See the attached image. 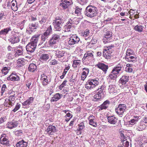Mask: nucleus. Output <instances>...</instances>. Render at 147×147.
I'll list each match as a JSON object with an SVG mask.
<instances>
[{
  "label": "nucleus",
  "mask_w": 147,
  "mask_h": 147,
  "mask_svg": "<svg viewBox=\"0 0 147 147\" xmlns=\"http://www.w3.org/2000/svg\"><path fill=\"white\" fill-rule=\"evenodd\" d=\"M109 104V101H105L103 104H104V105H107V104Z\"/></svg>",
  "instance_id": "nucleus-58"
},
{
  "label": "nucleus",
  "mask_w": 147,
  "mask_h": 147,
  "mask_svg": "<svg viewBox=\"0 0 147 147\" xmlns=\"http://www.w3.org/2000/svg\"><path fill=\"white\" fill-rule=\"evenodd\" d=\"M88 83L90 85L92 86H90V89H91V88H95L96 86H97L98 85L99 82L96 80H92L89 82Z\"/></svg>",
  "instance_id": "nucleus-13"
},
{
  "label": "nucleus",
  "mask_w": 147,
  "mask_h": 147,
  "mask_svg": "<svg viewBox=\"0 0 147 147\" xmlns=\"http://www.w3.org/2000/svg\"><path fill=\"white\" fill-rule=\"evenodd\" d=\"M62 22V21L59 19H56L53 21V24L56 30L59 31L60 30L61 24Z\"/></svg>",
  "instance_id": "nucleus-5"
},
{
  "label": "nucleus",
  "mask_w": 147,
  "mask_h": 147,
  "mask_svg": "<svg viewBox=\"0 0 147 147\" xmlns=\"http://www.w3.org/2000/svg\"><path fill=\"white\" fill-rule=\"evenodd\" d=\"M129 50L128 49L127 50L126 52V55L127 56L128 55H129L130 53V52H129Z\"/></svg>",
  "instance_id": "nucleus-63"
},
{
  "label": "nucleus",
  "mask_w": 147,
  "mask_h": 147,
  "mask_svg": "<svg viewBox=\"0 0 147 147\" xmlns=\"http://www.w3.org/2000/svg\"><path fill=\"white\" fill-rule=\"evenodd\" d=\"M127 82H125V80L123 78V77L121 78L119 80V82L122 83V84H125Z\"/></svg>",
  "instance_id": "nucleus-43"
},
{
  "label": "nucleus",
  "mask_w": 147,
  "mask_h": 147,
  "mask_svg": "<svg viewBox=\"0 0 147 147\" xmlns=\"http://www.w3.org/2000/svg\"><path fill=\"white\" fill-rule=\"evenodd\" d=\"M86 15L90 17H92L96 14V8L92 6H88L86 8Z\"/></svg>",
  "instance_id": "nucleus-1"
},
{
  "label": "nucleus",
  "mask_w": 147,
  "mask_h": 147,
  "mask_svg": "<svg viewBox=\"0 0 147 147\" xmlns=\"http://www.w3.org/2000/svg\"><path fill=\"white\" fill-rule=\"evenodd\" d=\"M102 92V91L101 90H100L99 92H98L97 94L94 96V98H95L96 99H98L100 98L102 96L101 94Z\"/></svg>",
  "instance_id": "nucleus-25"
},
{
  "label": "nucleus",
  "mask_w": 147,
  "mask_h": 147,
  "mask_svg": "<svg viewBox=\"0 0 147 147\" xmlns=\"http://www.w3.org/2000/svg\"><path fill=\"white\" fill-rule=\"evenodd\" d=\"M66 82V81H64L63 82L62 84L61 85H60V86L59 87V88L60 89H61L62 88H63L64 87V86L65 85Z\"/></svg>",
  "instance_id": "nucleus-42"
},
{
  "label": "nucleus",
  "mask_w": 147,
  "mask_h": 147,
  "mask_svg": "<svg viewBox=\"0 0 147 147\" xmlns=\"http://www.w3.org/2000/svg\"><path fill=\"white\" fill-rule=\"evenodd\" d=\"M49 63L51 65H54L57 63L56 61L55 60L51 61L49 62Z\"/></svg>",
  "instance_id": "nucleus-46"
},
{
  "label": "nucleus",
  "mask_w": 147,
  "mask_h": 147,
  "mask_svg": "<svg viewBox=\"0 0 147 147\" xmlns=\"http://www.w3.org/2000/svg\"><path fill=\"white\" fill-rule=\"evenodd\" d=\"M10 69L9 67L7 68L6 67H5L2 70V72L5 75H6L8 71Z\"/></svg>",
  "instance_id": "nucleus-31"
},
{
  "label": "nucleus",
  "mask_w": 147,
  "mask_h": 147,
  "mask_svg": "<svg viewBox=\"0 0 147 147\" xmlns=\"http://www.w3.org/2000/svg\"><path fill=\"white\" fill-rule=\"evenodd\" d=\"M51 26H50L49 28L47 29L46 32L42 35L41 36V40L42 41H45V40L48 38L49 36L51 34Z\"/></svg>",
  "instance_id": "nucleus-7"
},
{
  "label": "nucleus",
  "mask_w": 147,
  "mask_h": 147,
  "mask_svg": "<svg viewBox=\"0 0 147 147\" xmlns=\"http://www.w3.org/2000/svg\"><path fill=\"white\" fill-rule=\"evenodd\" d=\"M37 26V25L32 24L29 26V28H31L30 30L31 31H33L34 29H36L38 27Z\"/></svg>",
  "instance_id": "nucleus-32"
},
{
  "label": "nucleus",
  "mask_w": 147,
  "mask_h": 147,
  "mask_svg": "<svg viewBox=\"0 0 147 147\" xmlns=\"http://www.w3.org/2000/svg\"><path fill=\"white\" fill-rule=\"evenodd\" d=\"M112 33L111 32H108L105 36V38L108 39L110 38L112 36Z\"/></svg>",
  "instance_id": "nucleus-34"
},
{
  "label": "nucleus",
  "mask_w": 147,
  "mask_h": 147,
  "mask_svg": "<svg viewBox=\"0 0 147 147\" xmlns=\"http://www.w3.org/2000/svg\"><path fill=\"white\" fill-rule=\"evenodd\" d=\"M33 98L31 97L29 99L27 100L28 101V102L29 104L32 102L31 101H32L33 100Z\"/></svg>",
  "instance_id": "nucleus-54"
},
{
  "label": "nucleus",
  "mask_w": 147,
  "mask_h": 147,
  "mask_svg": "<svg viewBox=\"0 0 147 147\" xmlns=\"http://www.w3.org/2000/svg\"><path fill=\"white\" fill-rule=\"evenodd\" d=\"M82 9L78 8V7H76L75 10V13L77 14L78 16H80L81 14Z\"/></svg>",
  "instance_id": "nucleus-33"
},
{
  "label": "nucleus",
  "mask_w": 147,
  "mask_h": 147,
  "mask_svg": "<svg viewBox=\"0 0 147 147\" xmlns=\"http://www.w3.org/2000/svg\"><path fill=\"white\" fill-rule=\"evenodd\" d=\"M47 79V77L44 74L41 75V80L42 82L43 85H46L47 84L48 81Z\"/></svg>",
  "instance_id": "nucleus-16"
},
{
  "label": "nucleus",
  "mask_w": 147,
  "mask_h": 147,
  "mask_svg": "<svg viewBox=\"0 0 147 147\" xmlns=\"http://www.w3.org/2000/svg\"><path fill=\"white\" fill-rule=\"evenodd\" d=\"M128 77L127 76H124L123 77V78L125 81V82H127L128 81Z\"/></svg>",
  "instance_id": "nucleus-51"
},
{
  "label": "nucleus",
  "mask_w": 147,
  "mask_h": 147,
  "mask_svg": "<svg viewBox=\"0 0 147 147\" xmlns=\"http://www.w3.org/2000/svg\"><path fill=\"white\" fill-rule=\"evenodd\" d=\"M60 5L64 8H66L67 7V6L66 4L64 3H62L60 4Z\"/></svg>",
  "instance_id": "nucleus-47"
},
{
  "label": "nucleus",
  "mask_w": 147,
  "mask_h": 147,
  "mask_svg": "<svg viewBox=\"0 0 147 147\" xmlns=\"http://www.w3.org/2000/svg\"><path fill=\"white\" fill-rule=\"evenodd\" d=\"M94 117L91 116L89 117V124L94 127H96L97 125L96 123L94 121Z\"/></svg>",
  "instance_id": "nucleus-17"
},
{
  "label": "nucleus",
  "mask_w": 147,
  "mask_h": 147,
  "mask_svg": "<svg viewBox=\"0 0 147 147\" xmlns=\"http://www.w3.org/2000/svg\"><path fill=\"white\" fill-rule=\"evenodd\" d=\"M20 107V105H17L16 106V107L15 108L13 109V111L14 112H15L19 109Z\"/></svg>",
  "instance_id": "nucleus-44"
},
{
  "label": "nucleus",
  "mask_w": 147,
  "mask_h": 147,
  "mask_svg": "<svg viewBox=\"0 0 147 147\" xmlns=\"http://www.w3.org/2000/svg\"><path fill=\"white\" fill-rule=\"evenodd\" d=\"M126 108V107L125 105L119 104L118 107L116 108V112L118 114L121 115L125 111Z\"/></svg>",
  "instance_id": "nucleus-3"
},
{
  "label": "nucleus",
  "mask_w": 147,
  "mask_h": 147,
  "mask_svg": "<svg viewBox=\"0 0 147 147\" xmlns=\"http://www.w3.org/2000/svg\"><path fill=\"white\" fill-rule=\"evenodd\" d=\"M88 56V55L87 54V53H86L84 55V58H86V57H87Z\"/></svg>",
  "instance_id": "nucleus-64"
},
{
  "label": "nucleus",
  "mask_w": 147,
  "mask_h": 147,
  "mask_svg": "<svg viewBox=\"0 0 147 147\" xmlns=\"http://www.w3.org/2000/svg\"><path fill=\"white\" fill-rule=\"evenodd\" d=\"M87 54L88 55V56H90L91 57L93 56V54L92 53H90L89 52H87Z\"/></svg>",
  "instance_id": "nucleus-53"
},
{
  "label": "nucleus",
  "mask_w": 147,
  "mask_h": 147,
  "mask_svg": "<svg viewBox=\"0 0 147 147\" xmlns=\"http://www.w3.org/2000/svg\"><path fill=\"white\" fill-rule=\"evenodd\" d=\"M103 56L106 59H109L111 56L112 50L110 47H106L103 52Z\"/></svg>",
  "instance_id": "nucleus-2"
},
{
  "label": "nucleus",
  "mask_w": 147,
  "mask_h": 147,
  "mask_svg": "<svg viewBox=\"0 0 147 147\" xmlns=\"http://www.w3.org/2000/svg\"><path fill=\"white\" fill-rule=\"evenodd\" d=\"M39 36V35H38L32 37L31 39V43H32L33 44H36Z\"/></svg>",
  "instance_id": "nucleus-21"
},
{
  "label": "nucleus",
  "mask_w": 147,
  "mask_h": 147,
  "mask_svg": "<svg viewBox=\"0 0 147 147\" xmlns=\"http://www.w3.org/2000/svg\"><path fill=\"white\" fill-rule=\"evenodd\" d=\"M24 143H26V142L22 140L21 141H19L16 145V146L17 147H24Z\"/></svg>",
  "instance_id": "nucleus-23"
},
{
  "label": "nucleus",
  "mask_w": 147,
  "mask_h": 147,
  "mask_svg": "<svg viewBox=\"0 0 147 147\" xmlns=\"http://www.w3.org/2000/svg\"><path fill=\"white\" fill-rule=\"evenodd\" d=\"M98 67L102 69L103 71H106L108 68L107 66L102 63H99L97 64Z\"/></svg>",
  "instance_id": "nucleus-14"
},
{
  "label": "nucleus",
  "mask_w": 147,
  "mask_h": 147,
  "mask_svg": "<svg viewBox=\"0 0 147 147\" xmlns=\"http://www.w3.org/2000/svg\"><path fill=\"white\" fill-rule=\"evenodd\" d=\"M67 117H70L71 116V117H72V116L71 115L70 113H68L66 115Z\"/></svg>",
  "instance_id": "nucleus-57"
},
{
  "label": "nucleus",
  "mask_w": 147,
  "mask_h": 147,
  "mask_svg": "<svg viewBox=\"0 0 147 147\" xmlns=\"http://www.w3.org/2000/svg\"><path fill=\"white\" fill-rule=\"evenodd\" d=\"M52 38L55 40H58L59 39V36L57 34H54L53 35Z\"/></svg>",
  "instance_id": "nucleus-40"
},
{
  "label": "nucleus",
  "mask_w": 147,
  "mask_h": 147,
  "mask_svg": "<svg viewBox=\"0 0 147 147\" xmlns=\"http://www.w3.org/2000/svg\"><path fill=\"white\" fill-rule=\"evenodd\" d=\"M67 72V71H65V70H64L63 72V76H65V74H66V73Z\"/></svg>",
  "instance_id": "nucleus-61"
},
{
  "label": "nucleus",
  "mask_w": 147,
  "mask_h": 147,
  "mask_svg": "<svg viewBox=\"0 0 147 147\" xmlns=\"http://www.w3.org/2000/svg\"><path fill=\"white\" fill-rule=\"evenodd\" d=\"M80 40V39L78 36L73 35L69 38L68 43L69 44L74 45L78 43Z\"/></svg>",
  "instance_id": "nucleus-6"
},
{
  "label": "nucleus",
  "mask_w": 147,
  "mask_h": 147,
  "mask_svg": "<svg viewBox=\"0 0 147 147\" xmlns=\"http://www.w3.org/2000/svg\"><path fill=\"white\" fill-rule=\"evenodd\" d=\"M29 104V103L28 102V101L27 100H26V101H25L22 103V105L24 106L28 105Z\"/></svg>",
  "instance_id": "nucleus-50"
},
{
  "label": "nucleus",
  "mask_w": 147,
  "mask_h": 147,
  "mask_svg": "<svg viewBox=\"0 0 147 147\" xmlns=\"http://www.w3.org/2000/svg\"><path fill=\"white\" fill-rule=\"evenodd\" d=\"M36 46V44H33L32 43H30L26 46V50L27 51L32 52L34 51Z\"/></svg>",
  "instance_id": "nucleus-8"
},
{
  "label": "nucleus",
  "mask_w": 147,
  "mask_h": 147,
  "mask_svg": "<svg viewBox=\"0 0 147 147\" xmlns=\"http://www.w3.org/2000/svg\"><path fill=\"white\" fill-rule=\"evenodd\" d=\"M107 106L106 105H105L104 104H102L100 107V108L101 110H102L103 109H106Z\"/></svg>",
  "instance_id": "nucleus-45"
},
{
  "label": "nucleus",
  "mask_w": 147,
  "mask_h": 147,
  "mask_svg": "<svg viewBox=\"0 0 147 147\" xmlns=\"http://www.w3.org/2000/svg\"><path fill=\"white\" fill-rule=\"evenodd\" d=\"M14 2L16 3V1H12L11 2V8L13 11H15L17 10L18 8L17 6V5L15 6V3H14Z\"/></svg>",
  "instance_id": "nucleus-24"
},
{
  "label": "nucleus",
  "mask_w": 147,
  "mask_h": 147,
  "mask_svg": "<svg viewBox=\"0 0 147 147\" xmlns=\"http://www.w3.org/2000/svg\"><path fill=\"white\" fill-rule=\"evenodd\" d=\"M9 30V28H5L0 31V34H5L8 33Z\"/></svg>",
  "instance_id": "nucleus-28"
},
{
  "label": "nucleus",
  "mask_w": 147,
  "mask_h": 147,
  "mask_svg": "<svg viewBox=\"0 0 147 147\" xmlns=\"http://www.w3.org/2000/svg\"><path fill=\"white\" fill-rule=\"evenodd\" d=\"M15 134L16 135L18 136L20 134V133H19V131H17L15 132Z\"/></svg>",
  "instance_id": "nucleus-62"
},
{
  "label": "nucleus",
  "mask_w": 147,
  "mask_h": 147,
  "mask_svg": "<svg viewBox=\"0 0 147 147\" xmlns=\"http://www.w3.org/2000/svg\"><path fill=\"white\" fill-rule=\"evenodd\" d=\"M6 86L5 85H3L1 88L2 92L3 93L4 92L5 89L6 88Z\"/></svg>",
  "instance_id": "nucleus-48"
},
{
  "label": "nucleus",
  "mask_w": 147,
  "mask_h": 147,
  "mask_svg": "<svg viewBox=\"0 0 147 147\" xmlns=\"http://www.w3.org/2000/svg\"><path fill=\"white\" fill-rule=\"evenodd\" d=\"M3 136H1L0 138V141L1 143L5 145H7L8 144V140L6 138H2Z\"/></svg>",
  "instance_id": "nucleus-18"
},
{
  "label": "nucleus",
  "mask_w": 147,
  "mask_h": 147,
  "mask_svg": "<svg viewBox=\"0 0 147 147\" xmlns=\"http://www.w3.org/2000/svg\"><path fill=\"white\" fill-rule=\"evenodd\" d=\"M36 66L34 64H31L28 67L29 70L31 72L34 71L36 69Z\"/></svg>",
  "instance_id": "nucleus-19"
},
{
  "label": "nucleus",
  "mask_w": 147,
  "mask_h": 147,
  "mask_svg": "<svg viewBox=\"0 0 147 147\" xmlns=\"http://www.w3.org/2000/svg\"><path fill=\"white\" fill-rule=\"evenodd\" d=\"M17 123L15 122H10L8 123L7 127L8 128L11 129L14 127L17 126Z\"/></svg>",
  "instance_id": "nucleus-22"
},
{
  "label": "nucleus",
  "mask_w": 147,
  "mask_h": 147,
  "mask_svg": "<svg viewBox=\"0 0 147 147\" xmlns=\"http://www.w3.org/2000/svg\"><path fill=\"white\" fill-rule=\"evenodd\" d=\"M83 124L82 123V124L81 125H78V126L80 128H79V130H80V129H82L83 128V127H84V125L82 124Z\"/></svg>",
  "instance_id": "nucleus-52"
},
{
  "label": "nucleus",
  "mask_w": 147,
  "mask_h": 147,
  "mask_svg": "<svg viewBox=\"0 0 147 147\" xmlns=\"http://www.w3.org/2000/svg\"><path fill=\"white\" fill-rule=\"evenodd\" d=\"M134 117L135 118L130 119L127 122L128 124L129 125H133L136 124L138 121V118L137 117Z\"/></svg>",
  "instance_id": "nucleus-15"
},
{
  "label": "nucleus",
  "mask_w": 147,
  "mask_h": 147,
  "mask_svg": "<svg viewBox=\"0 0 147 147\" xmlns=\"http://www.w3.org/2000/svg\"><path fill=\"white\" fill-rule=\"evenodd\" d=\"M80 60H75L73 62V66L74 67H76V66L79 65L80 64Z\"/></svg>",
  "instance_id": "nucleus-30"
},
{
  "label": "nucleus",
  "mask_w": 147,
  "mask_h": 147,
  "mask_svg": "<svg viewBox=\"0 0 147 147\" xmlns=\"http://www.w3.org/2000/svg\"><path fill=\"white\" fill-rule=\"evenodd\" d=\"M118 68H115L113 69L111 74L109 75V77L110 78L115 80L117 77V75L119 73L121 69H118Z\"/></svg>",
  "instance_id": "nucleus-4"
},
{
  "label": "nucleus",
  "mask_w": 147,
  "mask_h": 147,
  "mask_svg": "<svg viewBox=\"0 0 147 147\" xmlns=\"http://www.w3.org/2000/svg\"><path fill=\"white\" fill-rule=\"evenodd\" d=\"M22 53V51L20 49H18L16 51V53L15 54L16 57L18 56L19 55H21Z\"/></svg>",
  "instance_id": "nucleus-36"
},
{
  "label": "nucleus",
  "mask_w": 147,
  "mask_h": 147,
  "mask_svg": "<svg viewBox=\"0 0 147 147\" xmlns=\"http://www.w3.org/2000/svg\"><path fill=\"white\" fill-rule=\"evenodd\" d=\"M19 79V78L17 75L12 74L9 77L7 78L8 80H10L12 81L18 80Z\"/></svg>",
  "instance_id": "nucleus-12"
},
{
  "label": "nucleus",
  "mask_w": 147,
  "mask_h": 147,
  "mask_svg": "<svg viewBox=\"0 0 147 147\" xmlns=\"http://www.w3.org/2000/svg\"><path fill=\"white\" fill-rule=\"evenodd\" d=\"M53 97L55 99H57V100L61 98L60 94L59 93L56 94Z\"/></svg>",
  "instance_id": "nucleus-41"
},
{
  "label": "nucleus",
  "mask_w": 147,
  "mask_h": 147,
  "mask_svg": "<svg viewBox=\"0 0 147 147\" xmlns=\"http://www.w3.org/2000/svg\"><path fill=\"white\" fill-rule=\"evenodd\" d=\"M55 40L52 38V39H50L49 41V44L51 46H52L54 44L56 43Z\"/></svg>",
  "instance_id": "nucleus-35"
},
{
  "label": "nucleus",
  "mask_w": 147,
  "mask_h": 147,
  "mask_svg": "<svg viewBox=\"0 0 147 147\" xmlns=\"http://www.w3.org/2000/svg\"><path fill=\"white\" fill-rule=\"evenodd\" d=\"M70 68V67H69V66H67V67H66V68H65V69L64 70H65V71H67V70H69V69Z\"/></svg>",
  "instance_id": "nucleus-60"
},
{
  "label": "nucleus",
  "mask_w": 147,
  "mask_h": 147,
  "mask_svg": "<svg viewBox=\"0 0 147 147\" xmlns=\"http://www.w3.org/2000/svg\"><path fill=\"white\" fill-rule=\"evenodd\" d=\"M35 0H27V2L29 3L33 2Z\"/></svg>",
  "instance_id": "nucleus-56"
},
{
  "label": "nucleus",
  "mask_w": 147,
  "mask_h": 147,
  "mask_svg": "<svg viewBox=\"0 0 147 147\" xmlns=\"http://www.w3.org/2000/svg\"><path fill=\"white\" fill-rule=\"evenodd\" d=\"M134 29L139 32H141L142 31L143 29L142 26L137 25L134 27Z\"/></svg>",
  "instance_id": "nucleus-27"
},
{
  "label": "nucleus",
  "mask_w": 147,
  "mask_h": 147,
  "mask_svg": "<svg viewBox=\"0 0 147 147\" xmlns=\"http://www.w3.org/2000/svg\"><path fill=\"white\" fill-rule=\"evenodd\" d=\"M122 143L123 146L124 147H128L129 145V142L126 140H124Z\"/></svg>",
  "instance_id": "nucleus-37"
},
{
  "label": "nucleus",
  "mask_w": 147,
  "mask_h": 147,
  "mask_svg": "<svg viewBox=\"0 0 147 147\" xmlns=\"http://www.w3.org/2000/svg\"><path fill=\"white\" fill-rule=\"evenodd\" d=\"M69 27L70 26H68L69 30L68 28H66L65 30V34L67 36H70L72 34V32L70 30H69Z\"/></svg>",
  "instance_id": "nucleus-29"
},
{
  "label": "nucleus",
  "mask_w": 147,
  "mask_h": 147,
  "mask_svg": "<svg viewBox=\"0 0 147 147\" xmlns=\"http://www.w3.org/2000/svg\"><path fill=\"white\" fill-rule=\"evenodd\" d=\"M9 99L7 100H5V105L7 106L8 105L12 106L14 103V98L13 96H10L9 98Z\"/></svg>",
  "instance_id": "nucleus-10"
},
{
  "label": "nucleus",
  "mask_w": 147,
  "mask_h": 147,
  "mask_svg": "<svg viewBox=\"0 0 147 147\" xmlns=\"http://www.w3.org/2000/svg\"><path fill=\"white\" fill-rule=\"evenodd\" d=\"M49 57V55L47 54H42L40 57V59L42 61H46Z\"/></svg>",
  "instance_id": "nucleus-20"
},
{
  "label": "nucleus",
  "mask_w": 147,
  "mask_h": 147,
  "mask_svg": "<svg viewBox=\"0 0 147 147\" xmlns=\"http://www.w3.org/2000/svg\"><path fill=\"white\" fill-rule=\"evenodd\" d=\"M46 22V20L45 18H42L41 20L40 21L41 24H43Z\"/></svg>",
  "instance_id": "nucleus-49"
},
{
  "label": "nucleus",
  "mask_w": 147,
  "mask_h": 147,
  "mask_svg": "<svg viewBox=\"0 0 147 147\" xmlns=\"http://www.w3.org/2000/svg\"><path fill=\"white\" fill-rule=\"evenodd\" d=\"M89 34V30H86L83 33H82L83 36L84 37H86Z\"/></svg>",
  "instance_id": "nucleus-38"
},
{
  "label": "nucleus",
  "mask_w": 147,
  "mask_h": 147,
  "mask_svg": "<svg viewBox=\"0 0 147 147\" xmlns=\"http://www.w3.org/2000/svg\"><path fill=\"white\" fill-rule=\"evenodd\" d=\"M135 18L136 19L138 18L139 17V16L138 14H136L134 16Z\"/></svg>",
  "instance_id": "nucleus-59"
},
{
  "label": "nucleus",
  "mask_w": 147,
  "mask_h": 147,
  "mask_svg": "<svg viewBox=\"0 0 147 147\" xmlns=\"http://www.w3.org/2000/svg\"><path fill=\"white\" fill-rule=\"evenodd\" d=\"M126 67L125 68V70L129 72H131L133 71V69L131 67V65L128 64L126 65Z\"/></svg>",
  "instance_id": "nucleus-26"
},
{
  "label": "nucleus",
  "mask_w": 147,
  "mask_h": 147,
  "mask_svg": "<svg viewBox=\"0 0 147 147\" xmlns=\"http://www.w3.org/2000/svg\"><path fill=\"white\" fill-rule=\"evenodd\" d=\"M86 76V73L85 71H84L81 75V78L82 80H84L85 79Z\"/></svg>",
  "instance_id": "nucleus-39"
},
{
  "label": "nucleus",
  "mask_w": 147,
  "mask_h": 147,
  "mask_svg": "<svg viewBox=\"0 0 147 147\" xmlns=\"http://www.w3.org/2000/svg\"><path fill=\"white\" fill-rule=\"evenodd\" d=\"M108 122L111 124L117 125L118 124L117 119L114 116H110L108 117Z\"/></svg>",
  "instance_id": "nucleus-9"
},
{
  "label": "nucleus",
  "mask_w": 147,
  "mask_h": 147,
  "mask_svg": "<svg viewBox=\"0 0 147 147\" xmlns=\"http://www.w3.org/2000/svg\"><path fill=\"white\" fill-rule=\"evenodd\" d=\"M57 100H56L54 98V97H53L51 100L50 101L51 102H53L56 101Z\"/></svg>",
  "instance_id": "nucleus-55"
},
{
  "label": "nucleus",
  "mask_w": 147,
  "mask_h": 147,
  "mask_svg": "<svg viewBox=\"0 0 147 147\" xmlns=\"http://www.w3.org/2000/svg\"><path fill=\"white\" fill-rule=\"evenodd\" d=\"M47 132L50 135H52L56 131L55 127L53 126H49L47 129Z\"/></svg>",
  "instance_id": "nucleus-11"
}]
</instances>
